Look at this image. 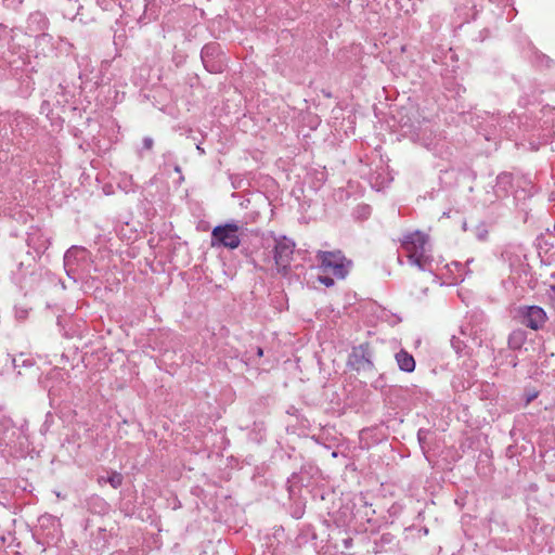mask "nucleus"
<instances>
[{
  "mask_svg": "<svg viewBox=\"0 0 555 555\" xmlns=\"http://www.w3.org/2000/svg\"><path fill=\"white\" fill-rule=\"evenodd\" d=\"M428 241L429 236L421 231L404 235L401 247L411 264L424 269L429 263Z\"/></svg>",
  "mask_w": 555,
  "mask_h": 555,
  "instance_id": "1",
  "label": "nucleus"
},
{
  "mask_svg": "<svg viewBox=\"0 0 555 555\" xmlns=\"http://www.w3.org/2000/svg\"><path fill=\"white\" fill-rule=\"evenodd\" d=\"M320 261V268L325 273H332L337 279H345L351 267L352 261L343 254L341 250L324 251L317 254Z\"/></svg>",
  "mask_w": 555,
  "mask_h": 555,
  "instance_id": "2",
  "label": "nucleus"
},
{
  "mask_svg": "<svg viewBox=\"0 0 555 555\" xmlns=\"http://www.w3.org/2000/svg\"><path fill=\"white\" fill-rule=\"evenodd\" d=\"M240 227L234 223H227L214 228L211 232V246L222 245L230 249H235L240 246L241 240L237 235Z\"/></svg>",
  "mask_w": 555,
  "mask_h": 555,
  "instance_id": "3",
  "label": "nucleus"
},
{
  "mask_svg": "<svg viewBox=\"0 0 555 555\" xmlns=\"http://www.w3.org/2000/svg\"><path fill=\"white\" fill-rule=\"evenodd\" d=\"M294 249L295 243L286 237H282L275 242L273 258L279 273L285 275L288 272L293 260Z\"/></svg>",
  "mask_w": 555,
  "mask_h": 555,
  "instance_id": "4",
  "label": "nucleus"
},
{
  "mask_svg": "<svg viewBox=\"0 0 555 555\" xmlns=\"http://www.w3.org/2000/svg\"><path fill=\"white\" fill-rule=\"evenodd\" d=\"M348 365L357 372L371 371L374 365L367 343L354 347L349 356Z\"/></svg>",
  "mask_w": 555,
  "mask_h": 555,
  "instance_id": "5",
  "label": "nucleus"
},
{
  "mask_svg": "<svg viewBox=\"0 0 555 555\" xmlns=\"http://www.w3.org/2000/svg\"><path fill=\"white\" fill-rule=\"evenodd\" d=\"M546 322L545 311L538 306H530L525 309L522 323L531 330L543 327Z\"/></svg>",
  "mask_w": 555,
  "mask_h": 555,
  "instance_id": "6",
  "label": "nucleus"
},
{
  "mask_svg": "<svg viewBox=\"0 0 555 555\" xmlns=\"http://www.w3.org/2000/svg\"><path fill=\"white\" fill-rule=\"evenodd\" d=\"M396 361L401 371L411 373L415 370V360L413 356L403 349L396 354Z\"/></svg>",
  "mask_w": 555,
  "mask_h": 555,
  "instance_id": "7",
  "label": "nucleus"
},
{
  "mask_svg": "<svg viewBox=\"0 0 555 555\" xmlns=\"http://www.w3.org/2000/svg\"><path fill=\"white\" fill-rule=\"evenodd\" d=\"M124 481V477L118 472H113L106 479L104 477H100L98 479L99 485H103L104 482H108L114 489H118Z\"/></svg>",
  "mask_w": 555,
  "mask_h": 555,
  "instance_id": "8",
  "label": "nucleus"
},
{
  "mask_svg": "<svg viewBox=\"0 0 555 555\" xmlns=\"http://www.w3.org/2000/svg\"><path fill=\"white\" fill-rule=\"evenodd\" d=\"M526 339L525 332L521 330L514 331L508 338V345L512 349L521 348L524 341Z\"/></svg>",
  "mask_w": 555,
  "mask_h": 555,
  "instance_id": "9",
  "label": "nucleus"
},
{
  "mask_svg": "<svg viewBox=\"0 0 555 555\" xmlns=\"http://www.w3.org/2000/svg\"><path fill=\"white\" fill-rule=\"evenodd\" d=\"M319 281L327 287H331L334 285V280L330 276H320Z\"/></svg>",
  "mask_w": 555,
  "mask_h": 555,
  "instance_id": "10",
  "label": "nucleus"
},
{
  "mask_svg": "<svg viewBox=\"0 0 555 555\" xmlns=\"http://www.w3.org/2000/svg\"><path fill=\"white\" fill-rule=\"evenodd\" d=\"M153 144H154V142H153V139H151V138H145L143 140V145L147 150H151L153 147Z\"/></svg>",
  "mask_w": 555,
  "mask_h": 555,
  "instance_id": "11",
  "label": "nucleus"
},
{
  "mask_svg": "<svg viewBox=\"0 0 555 555\" xmlns=\"http://www.w3.org/2000/svg\"><path fill=\"white\" fill-rule=\"evenodd\" d=\"M538 397V392L534 391L532 393H530L528 397H527V400H526V403L529 404L532 400H534L535 398Z\"/></svg>",
  "mask_w": 555,
  "mask_h": 555,
  "instance_id": "12",
  "label": "nucleus"
},
{
  "mask_svg": "<svg viewBox=\"0 0 555 555\" xmlns=\"http://www.w3.org/2000/svg\"><path fill=\"white\" fill-rule=\"evenodd\" d=\"M257 356H258V357H262V356H263V350H262V348H260V347H258V348H257Z\"/></svg>",
  "mask_w": 555,
  "mask_h": 555,
  "instance_id": "13",
  "label": "nucleus"
}]
</instances>
